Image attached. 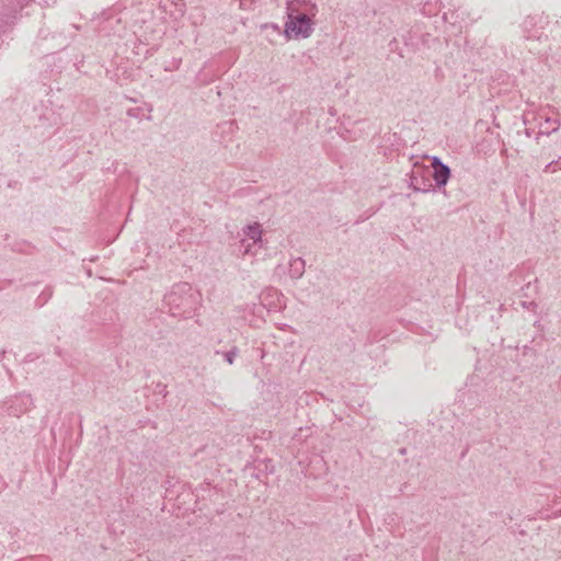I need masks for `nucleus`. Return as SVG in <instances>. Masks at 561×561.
<instances>
[{
  "label": "nucleus",
  "mask_w": 561,
  "mask_h": 561,
  "mask_svg": "<svg viewBox=\"0 0 561 561\" xmlns=\"http://www.w3.org/2000/svg\"><path fill=\"white\" fill-rule=\"evenodd\" d=\"M312 32L311 20L306 14L289 15L285 25V33L288 37L306 38Z\"/></svg>",
  "instance_id": "1"
},
{
  "label": "nucleus",
  "mask_w": 561,
  "mask_h": 561,
  "mask_svg": "<svg viewBox=\"0 0 561 561\" xmlns=\"http://www.w3.org/2000/svg\"><path fill=\"white\" fill-rule=\"evenodd\" d=\"M262 232L261 225L257 222L248 225L243 228L242 238L240 239V247L243 249V255L251 253L252 247L262 242Z\"/></svg>",
  "instance_id": "2"
},
{
  "label": "nucleus",
  "mask_w": 561,
  "mask_h": 561,
  "mask_svg": "<svg viewBox=\"0 0 561 561\" xmlns=\"http://www.w3.org/2000/svg\"><path fill=\"white\" fill-rule=\"evenodd\" d=\"M432 168L434 169L433 179L435 183L438 186L446 185L450 178V169L437 157H432Z\"/></svg>",
  "instance_id": "3"
},
{
  "label": "nucleus",
  "mask_w": 561,
  "mask_h": 561,
  "mask_svg": "<svg viewBox=\"0 0 561 561\" xmlns=\"http://www.w3.org/2000/svg\"><path fill=\"white\" fill-rule=\"evenodd\" d=\"M546 124H548V125H549V127H548V128H547V130H546V133H547V134H550V133H552V131H557V130L559 129V127H560V123H559V121H557V119H551V118H549V117H548V118H546Z\"/></svg>",
  "instance_id": "4"
},
{
  "label": "nucleus",
  "mask_w": 561,
  "mask_h": 561,
  "mask_svg": "<svg viewBox=\"0 0 561 561\" xmlns=\"http://www.w3.org/2000/svg\"><path fill=\"white\" fill-rule=\"evenodd\" d=\"M237 356V350L233 348L225 354L226 360L231 365Z\"/></svg>",
  "instance_id": "5"
},
{
  "label": "nucleus",
  "mask_w": 561,
  "mask_h": 561,
  "mask_svg": "<svg viewBox=\"0 0 561 561\" xmlns=\"http://www.w3.org/2000/svg\"><path fill=\"white\" fill-rule=\"evenodd\" d=\"M294 265H299L300 267H302V266H304V262H302L301 260H299V259H298V260H296V261L294 262Z\"/></svg>",
  "instance_id": "6"
}]
</instances>
